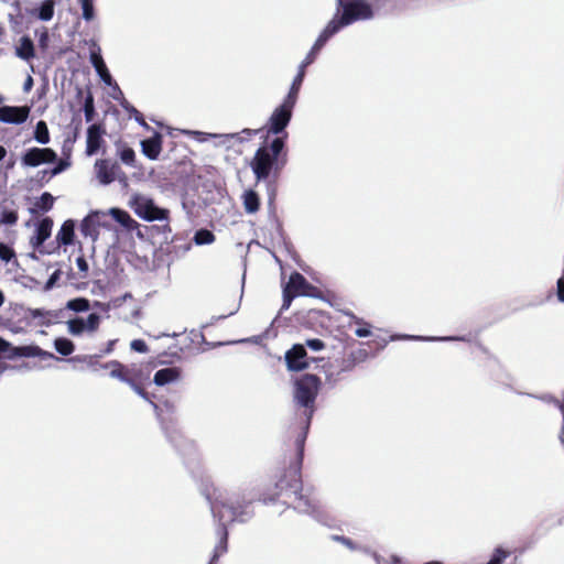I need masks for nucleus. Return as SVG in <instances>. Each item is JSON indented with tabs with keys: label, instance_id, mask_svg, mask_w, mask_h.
I'll list each match as a JSON object with an SVG mask.
<instances>
[{
	"label": "nucleus",
	"instance_id": "nucleus-1",
	"mask_svg": "<svg viewBox=\"0 0 564 564\" xmlns=\"http://www.w3.org/2000/svg\"><path fill=\"white\" fill-rule=\"evenodd\" d=\"M206 499L209 501L214 518L219 522L217 529L219 543L215 547L216 557L227 551L228 533L226 525L234 521H247L251 517V512L248 505H240L239 501L234 500V497L220 488H213L210 492L206 494Z\"/></svg>",
	"mask_w": 564,
	"mask_h": 564
},
{
	"label": "nucleus",
	"instance_id": "nucleus-2",
	"mask_svg": "<svg viewBox=\"0 0 564 564\" xmlns=\"http://www.w3.org/2000/svg\"><path fill=\"white\" fill-rule=\"evenodd\" d=\"M275 496L285 494L288 500L293 505V508L302 513H313L315 511L314 501L302 492V485L300 479L299 468H292L275 482Z\"/></svg>",
	"mask_w": 564,
	"mask_h": 564
},
{
	"label": "nucleus",
	"instance_id": "nucleus-3",
	"mask_svg": "<svg viewBox=\"0 0 564 564\" xmlns=\"http://www.w3.org/2000/svg\"><path fill=\"white\" fill-rule=\"evenodd\" d=\"M284 148V139L275 138L270 145L259 148L250 162L258 182L267 180L272 171L279 169V156Z\"/></svg>",
	"mask_w": 564,
	"mask_h": 564
},
{
	"label": "nucleus",
	"instance_id": "nucleus-4",
	"mask_svg": "<svg viewBox=\"0 0 564 564\" xmlns=\"http://www.w3.org/2000/svg\"><path fill=\"white\" fill-rule=\"evenodd\" d=\"M321 389V379L315 375H305L294 382L293 398L297 406L304 408L307 423L315 412V400Z\"/></svg>",
	"mask_w": 564,
	"mask_h": 564
},
{
	"label": "nucleus",
	"instance_id": "nucleus-5",
	"mask_svg": "<svg viewBox=\"0 0 564 564\" xmlns=\"http://www.w3.org/2000/svg\"><path fill=\"white\" fill-rule=\"evenodd\" d=\"M128 206L133 213L145 221H167L170 212L166 208L159 207L154 200L145 194L132 193L128 200Z\"/></svg>",
	"mask_w": 564,
	"mask_h": 564
},
{
	"label": "nucleus",
	"instance_id": "nucleus-6",
	"mask_svg": "<svg viewBox=\"0 0 564 564\" xmlns=\"http://www.w3.org/2000/svg\"><path fill=\"white\" fill-rule=\"evenodd\" d=\"M321 291L307 282L301 273H292L283 289V303L281 310H288L296 296L318 297Z\"/></svg>",
	"mask_w": 564,
	"mask_h": 564
},
{
	"label": "nucleus",
	"instance_id": "nucleus-7",
	"mask_svg": "<svg viewBox=\"0 0 564 564\" xmlns=\"http://www.w3.org/2000/svg\"><path fill=\"white\" fill-rule=\"evenodd\" d=\"M294 91H289L283 102L278 106L268 119V134H280L284 131L291 121L293 108L297 98L294 97Z\"/></svg>",
	"mask_w": 564,
	"mask_h": 564
},
{
	"label": "nucleus",
	"instance_id": "nucleus-8",
	"mask_svg": "<svg viewBox=\"0 0 564 564\" xmlns=\"http://www.w3.org/2000/svg\"><path fill=\"white\" fill-rule=\"evenodd\" d=\"M338 7L343 8V14L337 18L344 26H347L355 21L367 20L372 18V9L369 3L364 0H354L344 3V0H337Z\"/></svg>",
	"mask_w": 564,
	"mask_h": 564
},
{
	"label": "nucleus",
	"instance_id": "nucleus-9",
	"mask_svg": "<svg viewBox=\"0 0 564 564\" xmlns=\"http://www.w3.org/2000/svg\"><path fill=\"white\" fill-rule=\"evenodd\" d=\"M101 228L109 229L110 224L107 219V214L98 210L87 215L80 225L82 234L90 238L94 242L98 239Z\"/></svg>",
	"mask_w": 564,
	"mask_h": 564
},
{
	"label": "nucleus",
	"instance_id": "nucleus-10",
	"mask_svg": "<svg viewBox=\"0 0 564 564\" xmlns=\"http://www.w3.org/2000/svg\"><path fill=\"white\" fill-rule=\"evenodd\" d=\"M110 368V377L118 379L127 384H132L133 381H141L144 376L142 369L138 365L124 366L119 361H110L104 366Z\"/></svg>",
	"mask_w": 564,
	"mask_h": 564
},
{
	"label": "nucleus",
	"instance_id": "nucleus-11",
	"mask_svg": "<svg viewBox=\"0 0 564 564\" xmlns=\"http://www.w3.org/2000/svg\"><path fill=\"white\" fill-rule=\"evenodd\" d=\"M57 159V154L50 148H31L21 158L24 166L36 167L41 164L53 163Z\"/></svg>",
	"mask_w": 564,
	"mask_h": 564
},
{
	"label": "nucleus",
	"instance_id": "nucleus-12",
	"mask_svg": "<svg viewBox=\"0 0 564 564\" xmlns=\"http://www.w3.org/2000/svg\"><path fill=\"white\" fill-rule=\"evenodd\" d=\"M258 130L252 129H243L241 132L238 133H204V132H195L197 135H199V141H205L208 138H214L217 140V145H224L229 148L231 143L234 142H243L245 139H250L253 135H256Z\"/></svg>",
	"mask_w": 564,
	"mask_h": 564
},
{
	"label": "nucleus",
	"instance_id": "nucleus-13",
	"mask_svg": "<svg viewBox=\"0 0 564 564\" xmlns=\"http://www.w3.org/2000/svg\"><path fill=\"white\" fill-rule=\"evenodd\" d=\"M95 174L101 185H108L115 180H120V167L109 160H97L94 165Z\"/></svg>",
	"mask_w": 564,
	"mask_h": 564
},
{
	"label": "nucleus",
	"instance_id": "nucleus-14",
	"mask_svg": "<svg viewBox=\"0 0 564 564\" xmlns=\"http://www.w3.org/2000/svg\"><path fill=\"white\" fill-rule=\"evenodd\" d=\"M285 362L290 371H301L308 368L310 360L304 345L296 344L285 352Z\"/></svg>",
	"mask_w": 564,
	"mask_h": 564
},
{
	"label": "nucleus",
	"instance_id": "nucleus-15",
	"mask_svg": "<svg viewBox=\"0 0 564 564\" xmlns=\"http://www.w3.org/2000/svg\"><path fill=\"white\" fill-rule=\"evenodd\" d=\"M30 113L28 107L3 106L0 108V121L4 123H23Z\"/></svg>",
	"mask_w": 564,
	"mask_h": 564
},
{
	"label": "nucleus",
	"instance_id": "nucleus-16",
	"mask_svg": "<svg viewBox=\"0 0 564 564\" xmlns=\"http://www.w3.org/2000/svg\"><path fill=\"white\" fill-rule=\"evenodd\" d=\"M90 63L94 66L96 73L98 74L99 78L108 86H111L113 80L112 77L105 64V61L100 53V47L93 43V48L90 50Z\"/></svg>",
	"mask_w": 564,
	"mask_h": 564
},
{
	"label": "nucleus",
	"instance_id": "nucleus-17",
	"mask_svg": "<svg viewBox=\"0 0 564 564\" xmlns=\"http://www.w3.org/2000/svg\"><path fill=\"white\" fill-rule=\"evenodd\" d=\"M142 153L150 160H156L162 151V137L155 132L153 137L141 141Z\"/></svg>",
	"mask_w": 564,
	"mask_h": 564
},
{
	"label": "nucleus",
	"instance_id": "nucleus-18",
	"mask_svg": "<svg viewBox=\"0 0 564 564\" xmlns=\"http://www.w3.org/2000/svg\"><path fill=\"white\" fill-rule=\"evenodd\" d=\"M13 355L18 357H39L42 360L57 359L54 354L45 351L34 345L14 347Z\"/></svg>",
	"mask_w": 564,
	"mask_h": 564
},
{
	"label": "nucleus",
	"instance_id": "nucleus-19",
	"mask_svg": "<svg viewBox=\"0 0 564 564\" xmlns=\"http://www.w3.org/2000/svg\"><path fill=\"white\" fill-rule=\"evenodd\" d=\"M181 378V370L176 367L163 368L155 372L153 382L156 386H165L178 381Z\"/></svg>",
	"mask_w": 564,
	"mask_h": 564
},
{
	"label": "nucleus",
	"instance_id": "nucleus-20",
	"mask_svg": "<svg viewBox=\"0 0 564 564\" xmlns=\"http://www.w3.org/2000/svg\"><path fill=\"white\" fill-rule=\"evenodd\" d=\"M101 144V130L99 126L91 124L87 129V140H86V153L87 155L95 154Z\"/></svg>",
	"mask_w": 564,
	"mask_h": 564
},
{
	"label": "nucleus",
	"instance_id": "nucleus-21",
	"mask_svg": "<svg viewBox=\"0 0 564 564\" xmlns=\"http://www.w3.org/2000/svg\"><path fill=\"white\" fill-rule=\"evenodd\" d=\"M15 55L23 59L30 61L34 57V44L29 36H22L15 47Z\"/></svg>",
	"mask_w": 564,
	"mask_h": 564
},
{
	"label": "nucleus",
	"instance_id": "nucleus-22",
	"mask_svg": "<svg viewBox=\"0 0 564 564\" xmlns=\"http://www.w3.org/2000/svg\"><path fill=\"white\" fill-rule=\"evenodd\" d=\"M55 1L44 0L37 9L31 11V14L37 17L41 21H50L54 15Z\"/></svg>",
	"mask_w": 564,
	"mask_h": 564
},
{
	"label": "nucleus",
	"instance_id": "nucleus-23",
	"mask_svg": "<svg viewBox=\"0 0 564 564\" xmlns=\"http://www.w3.org/2000/svg\"><path fill=\"white\" fill-rule=\"evenodd\" d=\"M109 214L127 229H134L138 227V223L126 210L111 208Z\"/></svg>",
	"mask_w": 564,
	"mask_h": 564
},
{
	"label": "nucleus",
	"instance_id": "nucleus-24",
	"mask_svg": "<svg viewBox=\"0 0 564 564\" xmlns=\"http://www.w3.org/2000/svg\"><path fill=\"white\" fill-rule=\"evenodd\" d=\"M242 203L245 210L248 214H254L256 212H258L260 206L259 196L252 189H248L242 194Z\"/></svg>",
	"mask_w": 564,
	"mask_h": 564
},
{
	"label": "nucleus",
	"instance_id": "nucleus-25",
	"mask_svg": "<svg viewBox=\"0 0 564 564\" xmlns=\"http://www.w3.org/2000/svg\"><path fill=\"white\" fill-rule=\"evenodd\" d=\"M74 229H75V224L73 220L69 219V220L64 221V224L62 225V227L57 234L58 242L64 246L70 245L73 242Z\"/></svg>",
	"mask_w": 564,
	"mask_h": 564
},
{
	"label": "nucleus",
	"instance_id": "nucleus-26",
	"mask_svg": "<svg viewBox=\"0 0 564 564\" xmlns=\"http://www.w3.org/2000/svg\"><path fill=\"white\" fill-rule=\"evenodd\" d=\"M344 25L341 22L335 17L333 20H330L325 29L321 32L318 35V40L326 43L333 35H335Z\"/></svg>",
	"mask_w": 564,
	"mask_h": 564
},
{
	"label": "nucleus",
	"instance_id": "nucleus-27",
	"mask_svg": "<svg viewBox=\"0 0 564 564\" xmlns=\"http://www.w3.org/2000/svg\"><path fill=\"white\" fill-rule=\"evenodd\" d=\"M310 64H305V58L302 61V63L300 64L299 66V70H297V74L296 76L294 77L293 82H292V85L290 87V90L289 91H293V89H295L294 91V97L297 98V95H299V91H300V88L302 86V83H303V79H304V76H305V72H306V67L308 66Z\"/></svg>",
	"mask_w": 564,
	"mask_h": 564
},
{
	"label": "nucleus",
	"instance_id": "nucleus-28",
	"mask_svg": "<svg viewBox=\"0 0 564 564\" xmlns=\"http://www.w3.org/2000/svg\"><path fill=\"white\" fill-rule=\"evenodd\" d=\"M52 220L43 219L36 228V238L39 243H43L51 235Z\"/></svg>",
	"mask_w": 564,
	"mask_h": 564
},
{
	"label": "nucleus",
	"instance_id": "nucleus-29",
	"mask_svg": "<svg viewBox=\"0 0 564 564\" xmlns=\"http://www.w3.org/2000/svg\"><path fill=\"white\" fill-rule=\"evenodd\" d=\"M34 139L41 144H47L50 142L47 124L42 120L36 123Z\"/></svg>",
	"mask_w": 564,
	"mask_h": 564
},
{
	"label": "nucleus",
	"instance_id": "nucleus-30",
	"mask_svg": "<svg viewBox=\"0 0 564 564\" xmlns=\"http://www.w3.org/2000/svg\"><path fill=\"white\" fill-rule=\"evenodd\" d=\"M54 347L56 351L63 356H69L75 349L73 341L67 338H56Z\"/></svg>",
	"mask_w": 564,
	"mask_h": 564
},
{
	"label": "nucleus",
	"instance_id": "nucleus-31",
	"mask_svg": "<svg viewBox=\"0 0 564 564\" xmlns=\"http://www.w3.org/2000/svg\"><path fill=\"white\" fill-rule=\"evenodd\" d=\"M67 330L73 336H80L85 330L84 318L77 317L67 321Z\"/></svg>",
	"mask_w": 564,
	"mask_h": 564
},
{
	"label": "nucleus",
	"instance_id": "nucleus-32",
	"mask_svg": "<svg viewBox=\"0 0 564 564\" xmlns=\"http://www.w3.org/2000/svg\"><path fill=\"white\" fill-rule=\"evenodd\" d=\"M215 241V235L207 230V229H200L196 231L194 236V242L198 246L203 245H210Z\"/></svg>",
	"mask_w": 564,
	"mask_h": 564
},
{
	"label": "nucleus",
	"instance_id": "nucleus-33",
	"mask_svg": "<svg viewBox=\"0 0 564 564\" xmlns=\"http://www.w3.org/2000/svg\"><path fill=\"white\" fill-rule=\"evenodd\" d=\"M66 307L74 312H86L90 308V303L87 299L77 297L68 301Z\"/></svg>",
	"mask_w": 564,
	"mask_h": 564
},
{
	"label": "nucleus",
	"instance_id": "nucleus-34",
	"mask_svg": "<svg viewBox=\"0 0 564 564\" xmlns=\"http://www.w3.org/2000/svg\"><path fill=\"white\" fill-rule=\"evenodd\" d=\"M397 338L402 339H413V340H426V341H452V340H465L464 337H454V336H447V337H423V336H398Z\"/></svg>",
	"mask_w": 564,
	"mask_h": 564
},
{
	"label": "nucleus",
	"instance_id": "nucleus-35",
	"mask_svg": "<svg viewBox=\"0 0 564 564\" xmlns=\"http://www.w3.org/2000/svg\"><path fill=\"white\" fill-rule=\"evenodd\" d=\"M101 317L96 313H91L88 315L86 319H84L85 330L87 333H95L99 328Z\"/></svg>",
	"mask_w": 564,
	"mask_h": 564
},
{
	"label": "nucleus",
	"instance_id": "nucleus-36",
	"mask_svg": "<svg viewBox=\"0 0 564 564\" xmlns=\"http://www.w3.org/2000/svg\"><path fill=\"white\" fill-rule=\"evenodd\" d=\"M54 203V197L50 193H43L41 197L35 203V207L42 212H47L52 208Z\"/></svg>",
	"mask_w": 564,
	"mask_h": 564
},
{
	"label": "nucleus",
	"instance_id": "nucleus-37",
	"mask_svg": "<svg viewBox=\"0 0 564 564\" xmlns=\"http://www.w3.org/2000/svg\"><path fill=\"white\" fill-rule=\"evenodd\" d=\"M510 555V552L502 549V547H496L494 550V553L491 555V558L487 564H502Z\"/></svg>",
	"mask_w": 564,
	"mask_h": 564
},
{
	"label": "nucleus",
	"instance_id": "nucleus-38",
	"mask_svg": "<svg viewBox=\"0 0 564 564\" xmlns=\"http://www.w3.org/2000/svg\"><path fill=\"white\" fill-rule=\"evenodd\" d=\"M122 107L124 108V110L129 113V116L131 118H133L137 122H139L142 127L149 129V126L148 123L144 121L143 119V116L140 111H138L133 106H131L130 104L126 102V104H122Z\"/></svg>",
	"mask_w": 564,
	"mask_h": 564
},
{
	"label": "nucleus",
	"instance_id": "nucleus-39",
	"mask_svg": "<svg viewBox=\"0 0 564 564\" xmlns=\"http://www.w3.org/2000/svg\"><path fill=\"white\" fill-rule=\"evenodd\" d=\"M84 112H85L86 121L90 122L93 120L94 112H95L94 98L90 93H88L85 98Z\"/></svg>",
	"mask_w": 564,
	"mask_h": 564
},
{
	"label": "nucleus",
	"instance_id": "nucleus-40",
	"mask_svg": "<svg viewBox=\"0 0 564 564\" xmlns=\"http://www.w3.org/2000/svg\"><path fill=\"white\" fill-rule=\"evenodd\" d=\"M79 2L83 10V18L86 21H91L95 17L93 0H79Z\"/></svg>",
	"mask_w": 564,
	"mask_h": 564
},
{
	"label": "nucleus",
	"instance_id": "nucleus-41",
	"mask_svg": "<svg viewBox=\"0 0 564 564\" xmlns=\"http://www.w3.org/2000/svg\"><path fill=\"white\" fill-rule=\"evenodd\" d=\"M325 45L324 42H322L321 40L316 39L315 43L313 44L311 51L308 52V54L305 56V64H312L316 57V54L318 53V51Z\"/></svg>",
	"mask_w": 564,
	"mask_h": 564
},
{
	"label": "nucleus",
	"instance_id": "nucleus-42",
	"mask_svg": "<svg viewBox=\"0 0 564 564\" xmlns=\"http://www.w3.org/2000/svg\"><path fill=\"white\" fill-rule=\"evenodd\" d=\"M18 220V214L14 210H4L1 214L0 223L2 225H14Z\"/></svg>",
	"mask_w": 564,
	"mask_h": 564
},
{
	"label": "nucleus",
	"instance_id": "nucleus-43",
	"mask_svg": "<svg viewBox=\"0 0 564 564\" xmlns=\"http://www.w3.org/2000/svg\"><path fill=\"white\" fill-rule=\"evenodd\" d=\"M13 257V249L3 242H0V260L8 263Z\"/></svg>",
	"mask_w": 564,
	"mask_h": 564
},
{
	"label": "nucleus",
	"instance_id": "nucleus-44",
	"mask_svg": "<svg viewBox=\"0 0 564 564\" xmlns=\"http://www.w3.org/2000/svg\"><path fill=\"white\" fill-rule=\"evenodd\" d=\"M332 540L337 541L345 545L347 549L351 551L360 550V547L349 538L343 535H332Z\"/></svg>",
	"mask_w": 564,
	"mask_h": 564
},
{
	"label": "nucleus",
	"instance_id": "nucleus-45",
	"mask_svg": "<svg viewBox=\"0 0 564 564\" xmlns=\"http://www.w3.org/2000/svg\"><path fill=\"white\" fill-rule=\"evenodd\" d=\"M134 158H135L134 151L130 148L123 149L120 152V159L127 165H133Z\"/></svg>",
	"mask_w": 564,
	"mask_h": 564
},
{
	"label": "nucleus",
	"instance_id": "nucleus-46",
	"mask_svg": "<svg viewBox=\"0 0 564 564\" xmlns=\"http://www.w3.org/2000/svg\"><path fill=\"white\" fill-rule=\"evenodd\" d=\"M372 557L377 564H400V560L395 555H392L389 558H384L381 555L373 552Z\"/></svg>",
	"mask_w": 564,
	"mask_h": 564
},
{
	"label": "nucleus",
	"instance_id": "nucleus-47",
	"mask_svg": "<svg viewBox=\"0 0 564 564\" xmlns=\"http://www.w3.org/2000/svg\"><path fill=\"white\" fill-rule=\"evenodd\" d=\"M76 267L79 271V276L80 278H86L87 275V272H88V263L86 261V259L84 257H77L76 258Z\"/></svg>",
	"mask_w": 564,
	"mask_h": 564
},
{
	"label": "nucleus",
	"instance_id": "nucleus-48",
	"mask_svg": "<svg viewBox=\"0 0 564 564\" xmlns=\"http://www.w3.org/2000/svg\"><path fill=\"white\" fill-rule=\"evenodd\" d=\"M130 347L137 352L144 354L148 351V346L142 339H134L131 341Z\"/></svg>",
	"mask_w": 564,
	"mask_h": 564
},
{
	"label": "nucleus",
	"instance_id": "nucleus-49",
	"mask_svg": "<svg viewBox=\"0 0 564 564\" xmlns=\"http://www.w3.org/2000/svg\"><path fill=\"white\" fill-rule=\"evenodd\" d=\"M305 345H306L310 349H312V350H314V351H319V350H322V349L325 347L324 343H323L321 339H317V338H314V339H307V340L305 341Z\"/></svg>",
	"mask_w": 564,
	"mask_h": 564
},
{
	"label": "nucleus",
	"instance_id": "nucleus-50",
	"mask_svg": "<svg viewBox=\"0 0 564 564\" xmlns=\"http://www.w3.org/2000/svg\"><path fill=\"white\" fill-rule=\"evenodd\" d=\"M69 162L66 160H59L56 166L52 170V175H57L68 169Z\"/></svg>",
	"mask_w": 564,
	"mask_h": 564
},
{
	"label": "nucleus",
	"instance_id": "nucleus-51",
	"mask_svg": "<svg viewBox=\"0 0 564 564\" xmlns=\"http://www.w3.org/2000/svg\"><path fill=\"white\" fill-rule=\"evenodd\" d=\"M557 297L561 302H564V275L557 281Z\"/></svg>",
	"mask_w": 564,
	"mask_h": 564
},
{
	"label": "nucleus",
	"instance_id": "nucleus-52",
	"mask_svg": "<svg viewBox=\"0 0 564 564\" xmlns=\"http://www.w3.org/2000/svg\"><path fill=\"white\" fill-rule=\"evenodd\" d=\"M58 278H59V271L57 270L47 280V282L45 284V290L52 289L54 286V284L56 283V281L58 280Z\"/></svg>",
	"mask_w": 564,
	"mask_h": 564
},
{
	"label": "nucleus",
	"instance_id": "nucleus-53",
	"mask_svg": "<svg viewBox=\"0 0 564 564\" xmlns=\"http://www.w3.org/2000/svg\"><path fill=\"white\" fill-rule=\"evenodd\" d=\"M139 381H133L132 384H129L131 389L139 394L141 398L148 400L147 393L143 391V389L139 386Z\"/></svg>",
	"mask_w": 564,
	"mask_h": 564
},
{
	"label": "nucleus",
	"instance_id": "nucleus-54",
	"mask_svg": "<svg viewBox=\"0 0 564 564\" xmlns=\"http://www.w3.org/2000/svg\"><path fill=\"white\" fill-rule=\"evenodd\" d=\"M355 334L357 337H368L371 335V330L369 328V326H364V327H358L356 330H355Z\"/></svg>",
	"mask_w": 564,
	"mask_h": 564
},
{
	"label": "nucleus",
	"instance_id": "nucleus-55",
	"mask_svg": "<svg viewBox=\"0 0 564 564\" xmlns=\"http://www.w3.org/2000/svg\"><path fill=\"white\" fill-rule=\"evenodd\" d=\"M538 399L544 401V402H550V403H554L555 405L558 403V400L556 398H554L553 395L551 394H543V395H540V397H536Z\"/></svg>",
	"mask_w": 564,
	"mask_h": 564
},
{
	"label": "nucleus",
	"instance_id": "nucleus-56",
	"mask_svg": "<svg viewBox=\"0 0 564 564\" xmlns=\"http://www.w3.org/2000/svg\"><path fill=\"white\" fill-rule=\"evenodd\" d=\"M10 344L0 337V351H7Z\"/></svg>",
	"mask_w": 564,
	"mask_h": 564
},
{
	"label": "nucleus",
	"instance_id": "nucleus-57",
	"mask_svg": "<svg viewBox=\"0 0 564 564\" xmlns=\"http://www.w3.org/2000/svg\"><path fill=\"white\" fill-rule=\"evenodd\" d=\"M32 85H33V79H32V77H31V76H29V77L26 78L25 83H24V90H25V91L30 90V89H31V87H32Z\"/></svg>",
	"mask_w": 564,
	"mask_h": 564
},
{
	"label": "nucleus",
	"instance_id": "nucleus-58",
	"mask_svg": "<svg viewBox=\"0 0 564 564\" xmlns=\"http://www.w3.org/2000/svg\"><path fill=\"white\" fill-rule=\"evenodd\" d=\"M31 315H32L34 318H36V317H42V316H44V315H45V313H44L42 310H40V308H35V310H33V311H32Z\"/></svg>",
	"mask_w": 564,
	"mask_h": 564
},
{
	"label": "nucleus",
	"instance_id": "nucleus-59",
	"mask_svg": "<svg viewBox=\"0 0 564 564\" xmlns=\"http://www.w3.org/2000/svg\"><path fill=\"white\" fill-rule=\"evenodd\" d=\"M7 150L4 147L0 145V162L6 158Z\"/></svg>",
	"mask_w": 564,
	"mask_h": 564
},
{
	"label": "nucleus",
	"instance_id": "nucleus-60",
	"mask_svg": "<svg viewBox=\"0 0 564 564\" xmlns=\"http://www.w3.org/2000/svg\"><path fill=\"white\" fill-rule=\"evenodd\" d=\"M263 502L264 503H268V502H271V501H274V497H271V496H263Z\"/></svg>",
	"mask_w": 564,
	"mask_h": 564
},
{
	"label": "nucleus",
	"instance_id": "nucleus-61",
	"mask_svg": "<svg viewBox=\"0 0 564 564\" xmlns=\"http://www.w3.org/2000/svg\"><path fill=\"white\" fill-rule=\"evenodd\" d=\"M4 302V295L3 293L0 291V306L3 304Z\"/></svg>",
	"mask_w": 564,
	"mask_h": 564
},
{
	"label": "nucleus",
	"instance_id": "nucleus-62",
	"mask_svg": "<svg viewBox=\"0 0 564 564\" xmlns=\"http://www.w3.org/2000/svg\"><path fill=\"white\" fill-rule=\"evenodd\" d=\"M115 341H110L109 345H108V349H107V352H110L112 350V345H113Z\"/></svg>",
	"mask_w": 564,
	"mask_h": 564
},
{
	"label": "nucleus",
	"instance_id": "nucleus-63",
	"mask_svg": "<svg viewBox=\"0 0 564 564\" xmlns=\"http://www.w3.org/2000/svg\"><path fill=\"white\" fill-rule=\"evenodd\" d=\"M424 564H442V563H440V562H426Z\"/></svg>",
	"mask_w": 564,
	"mask_h": 564
},
{
	"label": "nucleus",
	"instance_id": "nucleus-64",
	"mask_svg": "<svg viewBox=\"0 0 564 564\" xmlns=\"http://www.w3.org/2000/svg\"><path fill=\"white\" fill-rule=\"evenodd\" d=\"M2 102V97L0 96V104Z\"/></svg>",
	"mask_w": 564,
	"mask_h": 564
}]
</instances>
